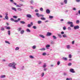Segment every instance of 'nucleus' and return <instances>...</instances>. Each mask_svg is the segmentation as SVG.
I'll return each mask as SVG.
<instances>
[{"mask_svg":"<svg viewBox=\"0 0 80 80\" xmlns=\"http://www.w3.org/2000/svg\"><path fill=\"white\" fill-rule=\"evenodd\" d=\"M46 49L45 48H43L41 49H40V50H41V51H44Z\"/></svg>","mask_w":80,"mask_h":80,"instance_id":"nucleus-15","label":"nucleus"},{"mask_svg":"<svg viewBox=\"0 0 80 80\" xmlns=\"http://www.w3.org/2000/svg\"><path fill=\"white\" fill-rule=\"evenodd\" d=\"M49 18H50V19H52L53 18V16H50L49 17Z\"/></svg>","mask_w":80,"mask_h":80,"instance_id":"nucleus-36","label":"nucleus"},{"mask_svg":"<svg viewBox=\"0 0 80 80\" xmlns=\"http://www.w3.org/2000/svg\"><path fill=\"white\" fill-rule=\"evenodd\" d=\"M51 43V44H54V42L53 41H52Z\"/></svg>","mask_w":80,"mask_h":80,"instance_id":"nucleus-62","label":"nucleus"},{"mask_svg":"<svg viewBox=\"0 0 80 80\" xmlns=\"http://www.w3.org/2000/svg\"><path fill=\"white\" fill-rule=\"evenodd\" d=\"M10 20H11V21H12V22H15L16 23V20H15L13 18H11Z\"/></svg>","mask_w":80,"mask_h":80,"instance_id":"nucleus-12","label":"nucleus"},{"mask_svg":"<svg viewBox=\"0 0 80 80\" xmlns=\"http://www.w3.org/2000/svg\"><path fill=\"white\" fill-rule=\"evenodd\" d=\"M12 10H14V11H15V12H16V11H17V9H16V8H15L12 7Z\"/></svg>","mask_w":80,"mask_h":80,"instance_id":"nucleus-16","label":"nucleus"},{"mask_svg":"<svg viewBox=\"0 0 80 80\" xmlns=\"http://www.w3.org/2000/svg\"><path fill=\"white\" fill-rule=\"evenodd\" d=\"M63 76L64 77H65L66 76H67V73L64 72L63 73Z\"/></svg>","mask_w":80,"mask_h":80,"instance_id":"nucleus-17","label":"nucleus"},{"mask_svg":"<svg viewBox=\"0 0 80 80\" xmlns=\"http://www.w3.org/2000/svg\"><path fill=\"white\" fill-rule=\"evenodd\" d=\"M24 33V30H22L21 31H20V33L21 34H23Z\"/></svg>","mask_w":80,"mask_h":80,"instance_id":"nucleus-20","label":"nucleus"},{"mask_svg":"<svg viewBox=\"0 0 80 80\" xmlns=\"http://www.w3.org/2000/svg\"><path fill=\"white\" fill-rule=\"evenodd\" d=\"M72 57V55L69 54V58H71Z\"/></svg>","mask_w":80,"mask_h":80,"instance_id":"nucleus-45","label":"nucleus"},{"mask_svg":"<svg viewBox=\"0 0 80 80\" xmlns=\"http://www.w3.org/2000/svg\"><path fill=\"white\" fill-rule=\"evenodd\" d=\"M8 35H10V31L8 30Z\"/></svg>","mask_w":80,"mask_h":80,"instance_id":"nucleus-32","label":"nucleus"},{"mask_svg":"<svg viewBox=\"0 0 80 80\" xmlns=\"http://www.w3.org/2000/svg\"><path fill=\"white\" fill-rule=\"evenodd\" d=\"M21 30H22V28H19L18 29V32H20V31H21Z\"/></svg>","mask_w":80,"mask_h":80,"instance_id":"nucleus-29","label":"nucleus"},{"mask_svg":"<svg viewBox=\"0 0 80 80\" xmlns=\"http://www.w3.org/2000/svg\"><path fill=\"white\" fill-rule=\"evenodd\" d=\"M63 29L64 30H66V27L65 26L63 28Z\"/></svg>","mask_w":80,"mask_h":80,"instance_id":"nucleus-50","label":"nucleus"},{"mask_svg":"<svg viewBox=\"0 0 80 80\" xmlns=\"http://www.w3.org/2000/svg\"><path fill=\"white\" fill-rule=\"evenodd\" d=\"M41 19L42 20H46V18L44 17L41 18Z\"/></svg>","mask_w":80,"mask_h":80,"instance_id":"nucleus-19","label":"nucleus"},{"mask_svg":"<svg viewBox=\"0 0 80 80\" xmlns=\"http://www.w3.org/2000/svg\"><path fill=\"white\" fill-rule=\"evenodd\" d=\"M29 57H30V58L33 59V58H33V56H32V55L30 56Z\"/></svg>","mask_w":80,"mask_h":80,"instance_id":"nucleus-41","label":"nucleus"},{"mask_svg":"<svg viewBox=\"0 0 80 80\" xmlns=\"http://www.w3.org/2000/svg\"><path fill=\"white\" fill-rule=\"evenodd\" d=\"M21 20V18H18L17 20H16V23H17L18 22H19V21H20Z\"/></svg>","mask_w":80,"mask_h":80,"instance_id":"nucleus-10","label":"nucleus"},{"mask_svg":"<svg viewBox=\"0 0 80 80\" xmlns=\"http://www.w3.org/2000/svg\"><path fill=\"white\" fill-rule=\"evenodd\" d=\"M40 10L41 12H43V9L42 8H40Z\"/></svg>","mask_w":80,"mask_h":80,"instance_id":"nucleus-40","label":"nucleus"},{"mask_svg":"<svg viewBox=\"0 0 80 80\" xmlns=\"http://www.w3.org/2000/svg\"><path fill=\"white\" fill-rule=\"evenodd\" d=\"M76 1L77 2H80V0H76Z\"/></svg>","mask_w":80,"mask_h":80,"instance_id":"nucleus-63","label":"nucleus"},{"mask_svg":"<svg viewBox=\"0 0 80 80\" xmlns=\"http://www.w3.org/2000/svg\"><path fill=\"white\" fill-rule=\"evenodd\" d=\"M67 49H68L69 50L70 48L71 47H70V45H68L66 46Z\"/></svg>","mask_w":80,"mask_h":80,"instance_id":"nucleus-9","label":"nucleus"},{"mask_svg":"<svg viewBox=\"0 0 80 80\" xmlns=\"http://www.w3.org/2000/svg\"><path fill=\"white\" fill-rule=\"evenodd\" d=\"M61 34L62 35H63V34H64V32H63V31L61 32Z\"/></svg>","mask_w":80,"mask_h":80,"instance_id":"nucleus-61","label":"nucleus"},{"mask_svg":"<svg viewBox=\"0 0 80 80\" xmlns=\"http://www.w3.org/2000/svg\"><path fill=\"white\" fill-rule=\"evenodd\" d=\"M70 72L71 73H75V72L74 71V69L73 68H71L70 70Z\"/></svg>","mask_w":80,"mask_h":80,"instance_id":"nucleus-5","label":"nucleus"},{"mask_svg":"<svg viewBox=\"0 0 80 80\" xmlns=\"http://www.w3.org/2000/svg\"><path fill=\"white\" fill-rule=\"evenodd\" d=\"M6 29H7V30H10V27H7L6 26Z\"/></svg>","mask_w":80,"mask_h":80,"instance_id":"nucleus-24","label":"nucleus"},{"mask_svg":"<svg viewBox=\"0 0 80 80\" xmlns=\"http://www.w3.org/2000/svg\"><path fill=\"white\" fill-rule=\"evenodd\" d=\"M47 70V68H44L43 69V71H46Z\"/></svg>","mask_w":80,"mask_h":80,"instance_id":"nucleus-60","label":"nucleus"},{"mask_svg":"<svg viewBox=\"0 0 80 80\" xmlns=\"http://www.w3.org/2000/svg\"><path fill=\"white\" fill-rule=\"evenodd\" d=\"M46 13H50V10L47 9L46 10Z\"/></svg>","mask_w":80,"mask_h":80,"instance_id":"nucleus-7","label":"nucleus"},{"mask_svg":"<svg viewBox=\"0 0 80 80\" xmlns=\"http://www.w3.org/2000/svg\"><path fill=\"white\" fill-rule=\"evenodd\" d=\"M47 67V65H46V63H44V65L43 66V68H45Z\"/></svg>","mask_w":80,"mask_h":80,"instance_id":"nucleus-23","label":"nucleus"},{"mask_svg":"<svg viewBox=\"0 0 80 80\" xmlns=\"http://www.w3.org/2000/svg\"><path fill=\"white\" fill-rule=\"evenodd\" d=\"M39 37H41V38H45V36H44L41 35V34H40L39 35Z\"/></svg>","mask_w":80,"mask_h":80,"instance_id":"nucleus-14","label":"nucleus"},{"mask_svg":"<svg viewBox=\"0 0 80 80\" xmlns=\"http://www.w3.org/2000/svg\"><path fill=\"white\" fill-rule=\"evenodd\" d=\"M72 9L73 10H75V11H76V10H77V9H76V8H73Z\"/></svg>","mask_w":80,"mask_h":80,"instance_id":"nucleus-57","label":"nucleus"},{"mask_svg":"<svg viewBox=\"0 0 80 80\" xmlns=\"http://www.w3.org/2000/svg\"><path fill=\"white\" fill-rule=\"evenodd\" d=\"M78 14H79L80 15V10H79L78 11Z\"/></svg>","mask_w":80,"mask_h":80,"instance_id":"nucleus-64","label":"nucleus"},{"mask_svg":"<svg viewBox=\"0 0 80 80\" xmlns=\"http://www.w3.org/2000/svg\"><path fill=\"white\" fill-rule=\"evenodd\" d=\"M58 36L60 38H62V36H61V34H58Z\"/></svg>","mask_w":80,"mask_h":80,"instance_id":"nucleus-43","label":"nucleus"},{"mask_svg":"<svg viewBox=\"0 0 80 80\" xmlns=\"http://www.w3.org/2000/svg\"><path fill=\"white\" fill-rule=\"evenodd\" d=\"M1 30H2V31H4V30H5V28H4L3 27H1Z\"/></svg>","mask_w":80,"mask_h":80,"instance_id":"nucleus-22","label":"nucleus"},{"mask_svg":"<svg viewBox=\"0 0 80 80\" xmlns=\"http://www.w3.org/2000/svg\"><path fill=\"white\" fill-rule=\"evenodd\" d=\"M46 55H47V53H46V52H43L42 54V55H43V56H45Z\"/></svg>","mask_w":80,"mask_h":80,"instance_id":"nucleus-35","label":"nucleus"},{"mask_svg":"<svg viewBox=\"0 0 80 80\" xmlns=\"http://www.w3.org/2000/svg\"><path fill=\"white\" fill-rule=\"evenodd\" d=\"M16 65H17V63L15 62L9 63L8 64V66H9V67H12L13 69H17V68L15 67Z\"/></svg>","mask_w":80,"mask_h":80,"instance_id":"nucleus-1","label":"nucleus"},{"mask_svg":"<svg viewBox=\"0 0 80 80\" xmlns=\"http://www.w3.org/2000/svg\"><path fill=\"white\" fill-rule=\"evenodd\" d=\"M5 15H6L5 17L8 16V12L5 13Z\"/></svg>","mask_w":80,"mask_h":80,"instance_id":"nucleus-56","label":"nucleus"},{"mask_svg":"<svg viewBox=\"0 0 80 80\" xmlns=\"http://www.w3.org/2000/svg\"><path fill=\"white\" fill-rule=\"evenodd\" d=\"M36 15L37 17H38V18L41 17H44V15H43V14H40L39 13H36Z\"/></svg>","mask_w":80,"mask_h":80,"instance_id":"nucleus-2","label":"nucleus"},{"mask_svg":"<svg viewBox=\"0 0 80 80\" xmlns=\"http://www.w3.org/2000/svg\"><path fill=\"white\" fill-rule=\"evenodd\" d=\"M6 76L5 75H1L0 77V78H5L6 77Z\"/></svg>","mask_w":80,"mask_h":80,"instance_id":"nucleus-8","label":"nucleus"},{"mask_svg":"<svg viewBox=\"0 0 80 80\" xmlns=\"http://www.w3.org/2000/svg\"><path fill=\"white\" fill-rule=\"evenodd\" d=\"M64 2L65 4H67V0H64Z\"/></svg>","mask_w":80,"mask_h":80,"instance_id":"nucleus-38","label":"nucleus"},{"mask_svg":"<svg viewBox=\"0 0 80 80\" xmlns=\"http://www.w3.org/2000/svg\"><path fill=\"white\" fill-rule=\"evenodd\" d=\"M68 24H70V27H73V22H68Z\"/></svg>","mask_w":80,"mask_h":80,"instance_id":"nucleus-3","label":"nucleus"},{"mask_svg":"<svg viewBox=\"0 0 80 80\" xmlns=\"http://www.w3.org/2000/svg\"><path fill=\"white\" fill-rule=\"evenodd\" d=\"M52 35V33L48 32L47 33V36H50V35Z\"/></svg>","mask_w":80,"mask_h":80,"instance_id":"nucleus-13","label":"nucleus"},{"mask_svg":"<svg viewBox=\"0 0 80 80\" xmlns=\"http://www.w3.org/2000/svg\"><path fill=\"white\" fill-rule=\"evenodd\" d=\"M20 23H22V24H25V22L23 21H20Z\"/></svg>","mask_w":80,"mask_h":80,"instance_id":"nucleus-18","label":"nucleus"},{"mask_svg":"<svg viewBox=\"0 0 80 80\" xmlns=\"http://www.w3.org/2000/svg\"><path fill=\"white\" fill-rule=\"evenodd\" d=\"M38 24H41V23H42V22L41 21H38Z\"/></svg>","mask_w":80,"mask_h":80,"instance_id":"nucleus-31","label":"nucleus"},{"mask_svg":"<svg viewBox=\"0 0 80 80\" xmlns=\"http://www.w3.org/2000/svg\"><path fill=\"white\" fill-rule=\"evenodd\" d=\"M62 37H64V38H67V36L65 34H64L63 35Z\"/></svg>","mask_w":80,"mask_h":80,"instance_id":"nucleus-26","label":"nucleus"},{"mask_svg":"<svg viewBox=\"0 0 80 80\" xmlns=\"http://www.w3.org/2000/svg\"><path fill=\"white\" fill-rule=\"evenodd\" d=\"M5 18L6 20H8V16H5Z\"/></svg>","mask_w":80,"mask_h":80,"instance_id":"nucleus-48","label":"nucleus"},{"mask_svg":"<svg viewBox=\"0 0 80 80\" xmlns=\"http://www.w3.org/2000/svg\"><path fill=\"white\" fill-rule=\"evenodd\" d=\"M19 50V47H17L15 49V50Z\"/></svg>","mask_w":80,"mask_h":80,"instance_id":"nucleus-39","label":"nucleus"},{"mask_svg":"<svg viewBox=\"0 0 80 80\" xmlns=\"http://www.w3.org/2000/svg\"><path fill=\"white\" fill-rule=\"evenodd\" d=\"M10 1V2L11 3H13L14 2V1H13V0H9Z\"/></svg>","mask_w":80,"mask_h":80,"instance_id":"nucleus-55","label":"nucleus"},{"mask_svg":"<svg viewBox=\"0 0 80 80\" xmlns=\"http://www.w3.org/2000/svg\"><path fill=\"white\" fill-rule=\"evenodd\" d=\"M26 31H27V32H28L29 33H30V32H31V31H30V29H27Z\"/></svg>","mask_w":80,"mask_h":80,"instance_id":"nucleus-25","label":"nucleus"},{"mask_svg":"<svg viewBox=\"0 0 80 80\" xmlns=\"http://www.w3.org/2000/svg\"><path fill=\"white\" fill-rule=\"evenodd\" d=\"M57 64L58 65H59L60 64V61L58 62H57Z\"/></svg>","mask_w":80,"mask_h":80,"instance_id":"nucleus-44","label":"nucleus"},{"mask_svg":"<svg viewBox=\"0 0 80 80\" xmlns=\"http://www.w3.org/2000/svg\"><path fill=\"white\" fill-rule=\"evenodd\" d=\"M30 2L31 4H33V3H34V1L32 0H31L30 1Z\"/></svg>","mask_w":80,"mask_h":80,"instance_id":"nucleus-28","label":"nucleus"},{"mask_svg":"<svg viewBox=\"0 0 80 80\" xmlns=\"http://www.w3.org/2000/svg\"><path fill=\"white\" fill-rule=\"evenodd\" d=\"M68 30H72L71 28H70V27H68Z\"/></svg>","mask_w":80,"mask_h":80,"instance_id":"nucleus-49","label":"nucleus"},{"mask_svg":"<svg viewBox=\"0 0 80 80\" xmlns=\"http://www.w3.org/2000/svg\"><path fill=\"white\" fill-rule=\"evenodd\" d=\"M32 28H34V29H37V27L36 26H33Z\"/></svg>","mask_w":80,"mask_h":80,"instance_id":"nucleus-46","label":"nucleus"},{"mask_svg":"<svg viewBox=\"0 0 80 80\" xmlns=\"http://www.w3.org/2000/svg\"><path fill=\"white\" fill-rule=\"evenodd\" d=\"M13 18H15L16 19L17 18V16H13Z\"/></svg>","mask_w":80,"mask_h":80,"instance_id":"nucleus-47","label":"nucleus"},{"mask_svg":"<svg viewBox=\"0 0 80 80\" xmlns=\"http://www.w3.org/2000/svg\"><path fill=\"white\" fill-rule=\"evenodd\" d=\"M44 73L43 72L42 73L41 75H42V77H43L44 76Z\"/></svg>","mask_w":80,"mask_h":80,"instance_id":"nucleus-53","label":"nucleus"},{"mask_svg":"<svg viewBox=\"0 0 80 80\" xmlns=\"http://www.w3.org/2000/svg\"><path fill=\"white\" fill-rule=\"evenodd\" d=\"M74 30H77V29H78V28H79V26L78 25L75 26L74 27Z\"/></svg>","mask_w":80,"mask_h":80,"instance_id":"nucleus-6","label":"nucleus"},{"mask_svg":"<svg viewBox=\"0 0 80 80\" xmlns=\"http://www.w3.org/2000/svg\"><path fill=\"white\" fill-rule=\"evenodd\" d=\"M50 47V45L48 44L46 46V47L47 49H48V48Z\"/></svg>","mask_w":80,"mask_h":80,"instance_id":"nucleus-11","label":"nucleus"},{"mask_svg":"<svg viewBox=\"0 0 80 80\" xmlns=\"http://www.w3.org/2000/svg\"><path fill=\"white\" fill-rule=\"evenodd\" d=\"M28 27L29 28H30V27H31V25L30 24H28Z\"/></svg>","mask_w":80,"mask_h":80,"instance_id":"nucleus-51","label":"nucleus"},{"mask_svg":"<svg viewBox=\"0 0 80 80\" xmlns=\"http://www.w3.org/2000/svg\"><path fill=\"white\" fill-rule=\"evenodd\" d=\"M72 65V63H68V66H71Z\"/></svg>","mask_w":80,"mask_h":80,"instance_id":"nucleus-52","label":"nucleus"},{"mask_svg":"<svg viewBox=\"0 0 80 80\" xmlns=\"http://www.w3.org/2000/svg\"><path fill=\"white\" fill-rule=\"evenodd\" d=\"M17 7H20V8H21V7L19 5H16Z\"/></svg>","mask_w":80,"mask_h":80,"instance_id":"nucleus-59","label":"nucleus"},{"mask_svg":"<svg viewBox=\"0 0 80 80\" xmlns=\"http://www.w3.org/2000/svg\"><path fill=\"white\" fill-rule=\"evenodd\" d=\"M26 17L27 18H32V15L31 14H27Z\"/></svg>","mask_w":80,"mask_h":80,"instance_id":"nucleus-4","label":"nucleus"},{"mask_svg":"<svg viewBox=\"0 0 80 80\" xmlns=\"http://www.w3.org/2000/svg\"><path fill=\"white\" fill-rule=\"evenodd\" d=\"M36 47L37 46H36L35 45L33 46L32 47V48H33V49H35V48H36Z\"/></svg>","mask_w":80,"mask_h":80,"instance_id":"nucleus-34","label":"nucleus"},{"mask_svg":"<svg viewBox=\"0 0 80 80\" xmlns=\"http://www.w3.org/2000/svg\"><path fill=\"white\" fill-rule=\"evenodd\" d=\"M72 45H73V44H74V43H75V41H73L72 42Z\"/></svg>","mask_w":80,"mask_h":80,"instance_id":"nucleus-58","label":"nucleus"},{"mask_svg":"<svg viewBox=\"0 0 80 80\" xmlns=\"http://www.w3.org/2000/svg\"><path fill=\"white\" fill-rule=\"evenodd\" d=\"M18 10L19 11L21 12L22 11V9L20 8H18Z\"/></svg>","mask_w":80,"mask_h":80,"instance_id":"nucleus-27","label":"nucleus"},{"mask_svg":"<svg viewBox=\"0 0 80 80\" xmlns=\"http://www.w3.org/2000/svg\"><path fill=\"white\" fill-rule=\"evenodd\" d=\"M5 42L6 43H8V44H10V43L9 42L7 41H5Z\"/></svg>","mask_w":80,"mask_h":80,"instance_id":"nucleus-37","label":"nucleus"},{"mask_svg":"<svg viewBox=\"0 0 80 80\" xmlns=\"http://www.w3.org/2000/svg\"><path fill=\"white\" fill-rule=\"evenodd\" d=\"M52 37L54 40H56V39H57V37L55 36H52Z\"/></svg>","mask_w":80,"mask_h":80,"instance_id":"nucleus-30","label":"nucleus"},{"mask_svg":"<svg viewBox=\"0 0 80 80\" xmlns=\"http://www.w3.org/2000/svg\"><path fill=\"white\" fill-rule=\"evenodd\" d=\"M23 69H24V66H22L21 67L20 69L22 70H23Z\"/></svg>","mask_w":80,"mask_h":80,"instance_id":"nucleus-42","label":"nucleus"},{"mask_svg":"<svg viewBox=\"0 0 80 80\" xmlns=\"http://www.w3.org/2000/svg\"><path fill=\"white\" fill-rule=\"evenodd\" d=\"M35 12H38V9H36L35 10Z\"/></svg>","mask_w":80,"mask_h":80,"instance_id":"nucleus-54","label":"nucleus"},{"mask_svg":"<svg viewBox=\"0 0 80 80\" xmlns=\"http://www.w3.org/2000/svg\"><path fill=\"white\" fill-rule=\"evenodd\" d=\"M79 23H80V21H79V20H77L76 23L77 24H78Z\"/></svg>","mask_w":80,"mask_h":80,"instance_id":"nucleus-33","label":"nucleus"},{"mask_svg":"<svg viewBox=\"0 0 80 80\" xmlns=\"http://www.w3.org/2000/svg\"><path fill=\"white\" fill-rule=\"evenodd\" d=\"M62 59L64 60H65V61H67V58H66L63 57L62 58Z\"/></svg>","mask_w":80,"mask_h":80,"instance_id":"nucleus-21","label":"nucleus"}]
</instances>
